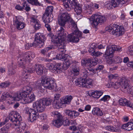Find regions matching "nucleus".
I'll list each match as a JSON object with an SVG mask.
<instances>
[{"label": "nucleus", "mask_w": 133, "mask_h": 133, "mask_svg": "<svg viewBox=\"0 0 133 133\" xmlns=\"http://www.w3.org/2000/svg\"><path fill=\"white\" fill-rule=\"evenodd\" d=\"M15 8L16 9L19 11H23V6H21L19 4L17 5Z\"/></svg>", "instance_id": "obj_56"}, {"label": "nucleus", "mask_w": 133, "mask_h": 133, "mask_svg": "<svg viewBox=\"0 0 133 133\" xmlns=\"http://www.w3.org/2000/svg\"><path fill=\"white\" fill-rule=\"evenodd\" d=\"M127 65L129 67H131L133 68V61H131Z\"/></svg>", "instance_id": "obj_64"}, {"label": "nucleus", "mask_w": 133, "mask_h": 133, "mask_svg": "<svg viewBox=\"0 0 133 133\" xmlns=\"http://www.w3.org/2000/svg\"><path fill=\"white\" fill-rule=\"evenodd\" d=\"M0 86L2 87V88H5L6 87H8L9 84L7 83V82H4L2 83L1 84H0Z\"/></svg>", "instance_id": "obj_58"}, {"label": "nucleus", "mask_w": 133, "mask_h": 133, "mask_svg": "<svg viewBox=\"0 0 133 133\" xmlns=\"http://www.w3.org/2000/svg\"><path fill=\"white\" fill-rule=\"evenodd\" d=\"M31 109L28 107H26L25 108L24 111L25 114L28 115L29 117L30 118V114L31 111Z\"/></svg>", "instance_id": "obj_50"}, {"label": "nucleus", "mask_w": 133, "mask_h": 133, "mask_svg": "<svg viewBox=\"0 0 133 133\" xmlns=\"http://www.w3.org/2000/svg\"><path fill=\"white\" fill-rule=\"evenodd\" d=\"M116 51H121V48L116 45H109L107 47L105 54L108 56H112L113 53Z\"/></svg>", "instance_id": "obj_18"}, {"label": "nucleus", "mask_w": 133, "mask_h": 133, "mask_svg": "<svg viewBox=\"0 0 133 133\" xmlns=\"http://www.w3.org/2000/svg\"><path fill=\"white\" fill-rule=\"evenodd\" d=\"M28 3L33 5L37 6H40L43 7V4L38 2V0H26Z\"/></svg>", "instance_id": "obj_34"}, {"label": "nucleus", "mask_w": 133, "mask_h": 133, "mask_svg": "<svg viewBox=\"0 0 133 133\" xmlns=\"http://www.w3.org/2000/svg\"><path fill=\"white\" fill-rule=\"evenodd\" d=\"M42 20L45 23H49L52 21L53 18L50 15L44 14L42 16Z\"/></svg>", "instance_id": "obj_32"}, {"label": "nucleus", "mask_w": 133, "mask_h": 133, "mask_svg": "<svg viewBox=\"0 0 133 133\" xmlns=\"http://www.w3.org/2000/svg\"><path fill=\"white\" fill-rule=\"evenodd\" d=\"M35 70L34 68L27 67L25 69L23 72L22 77L24 79L28 78V75L29 74L28 73H32L35 72Z\"/></svg>", "instance_id": "obj_22"}, {"label": "nucleus", "mask_w": 133, "mask_h": 133, "mask_svg": "<svg viewBox=\"0 0 133 133\" xmlns=\"http://www.w3.org/2000/svg\"><path fill=\"white\" fill-rule=\"evenodd\" d=\"M62 104H66V96H65L62 97L59 100Z\"/></svg>", "instance_id": "obj_49"}, {"label": "nucleus", "mask_w": 133, "mask_h": 133, "mask_svg": "<svg viewBox=\"0 0 133 133\" xmlns=\"http://www.w3.org/2000/svg\"><path fill=\"white\" fill-rule=\"evenodd\" d=\"M16 94H17L16 93H15L13 95L10 96L8 93L4 92L3 93L0 100L2 101H3L5 100H9L7 102L9 104L12 103L13 102L12 101H19L16 100V98L18 97L16 95Z\"/></svg>", "instance_id": "obj_12"}, {"label": "nucleus", "mask_w": 133, "mask_h": 133, "mask_svg": "<svg viewBox=\"0 0 133 133\" xmlns=\"http://www.w3.org/2000/svg\"><path fill=\"white\" fill-rule=\"evenodd\" d=\"M72 4L75 6L74 10L78 15L81 16L82 6L75 0H67V11H70L72 8Z\"/></svg>", "instance_id": "obj_7"}, {"label": "nucleus", "mask_w": 133, "mask_h": 133, "mask_svg": "<svg viewBox=\"0 0 133 133\" xmlns=\"http://www.w3.org/2000/svg\"><path fill=\"white\" fill-rule=\"evenodd\" d=\"M58 23L60 26H65L66 23V12L63 10L58 19Z\"/></svg>", "instance_id": "obj_19"}, {"label": "nucleus", "mask_w": 133, "mask_h": 133, "mask_svg": "<svg viewBox=\"0 0 133 133\" xmlns=\"http://www.w3.org/2000/svg\"><path fill=\"white\" fill-rule=\"evenodd\" d=\"M103 93V92L101 91H93L89 92L88 94L89 96H92L94 98H98L102 95Z\"/></svg>", "instance_id": "obj_28"}, {"label": "nucleus", "mask_w": 133, "mask_h": 133, "mask_svg": "<svg viewBox=\"0 0 133 133\" xmlns=\"http://www.w3.org/2000/svg\"><path fill=\"white\" fill-rule=\"evenodd\" d=\"M128 51L131 55H133V45L129 46L128 49Z\"/></svg>", "instance_id": "obj_53"}, {"label": "nucleus", "mask_w": 133, "mask_h": 133, "mask_svg": "<svg viewBox=\"0 0 133 133\" xmlns=\"http://www.w3.org/2000/svg\"><path fill=\"white\" fill-rule=\"evenodd\" d=\"M73 98V96L71 95H67V104H70Z\"/></svg>", "instance_id": "obj_51"}, {"label": "nucleus", "mask_w": 133, "mask_h": 133, "mask_svg": "<svg viewBox=\"0 0 133 133\" xmlns=\"http://www.w3.org/2000/svg\"><path fill=\"white\" fill-rule=\"evenodd\" d=\"M37 110H35L34 109H31L30 114V121L32 122H34L38 117V112L36 111Z\"/></svg>", "instance_id": "obj_25"}, {"label": "nucleus", "mask_w": 133, "mask_h": 133, "mask_svg": "<svg viewBox=\"0 0 133 133\" xmlns=\"http://www.w3.org/2000/svg\"><path fill=\"white\" fill-rule=\"evenodd\" d=\"M92 113L94 115H96L98 116H102L103 115V113L101 110L100 109L97 107L94 108L92 111Z\"/></svg>", "instance_id": "obj_35"}, {"label": "nucleus", "mask_w": 133, "mask_h": 133, "mask_svg": "<svg viewBox=\"0 0 133 133\" xmlns=\"http://www.w3.org/2000/svg\"><path fill=\"white\" fill-rule=\"evenodd\" d=\"M40 118L42 120H45L47 118V115L46 114H42L39 115Z\"/></svg>", "instance_id": "obj_55"}, {"label": "nucleus", "mask_w": 133, "mask_h": 133, "mask_svg": "<svg viewBox=\"0 0 133 133\" xmlns=\"http://www.w3.org/2000/svg\"><path fill=\"white\" fill-rule=\"evenodd\" d=\"M130 80L127 78L123 77L121 78L119 82H112V84L116 89L118 88L121 84V90L125 93L130 94L132 91V89L129 83Z\"/></svg>", "instance_id": "obj_3"}, {"label": "nucleus", "mask_w": 133, "mask_h": 133, "mask_svg": "<svg viewBox=\"0 0 133 133\" xmlns=\"http://www.w3.org/2000/svg\"><path fill=\"white\" fill-rule=\"evenodd\" d=\"M49 23H45V26L47 29V30L49 31H50L51 30L50 25L48 24Z\"/></svg>", "instance_id": "obj_59"}, {"label": "nucleus", "mask_w": 133, "mask_h": 133, "mask_svg": "<svg viewBox=\"0 0 133 133\" xmlns=\"http://www.w3.org/2000/svg\"><path fill=\"white\" fill-rule=\"evenodd\" d=\"M52 47L51 46L46 47L42 50L41 51V52L43 55L46 54L48 51L52 49Z\"/></svg>", "instance_id": "obj_44"}, {"label": "nucleus", "mask_w": 133, "mask_h": 133, "mask_svg": "<svg viewBox=\"0 0 133 133\" xmlns=\"http://www.w3.org/2000/svg\"><path fill=\"white\" fill-rule=\"evenodd\" d=\"M46 39V37L44 35L38 32L36 34L35 36L34 42L38 48H41L44 46V42Z\"/></svg>", "instance_id": "obj_10"}, {"label": "nucleus", "mask_w": 133, "mask_h": 133, "mask_svg": "<svg viewBox=\"0 0 133 133\" xmlns=\"http://www.w3.org/2000/svg\"><path fill=\"white\" fill-rule=\"evenodd\" d=\"M63 105L59 100H54L53 103V106L54 108L59 109L62 107Z\"/></svg>", "instance_id": "obj_39"}, {"label": "nucleus", "mask_w": 133, "mask_h": 133, "mask_svg": "<svg viewBox=\"0 0 133 133\" xmlns=\"http://www.w3.org/2000/svg\"><path fill=\"white\" fill-rule=\"evenodd\" d=\"M120 105L122 106H126L130 108H133V103L130 101L128 100L126 98H121L119 101Z\"/></svg>", "instance_id": "obj_21"}, {"label": "nucleus", "mask_w": 133, "mask_h": 133, "mask_svg": "<svg viewBox=\"0 0 133 133\" xmlns=\"http://www.w3.org/2000/svg\"><path fill=\"white\" fill-rule=\"evenodd\" d=\"M61 96L60 94H56L55 95L54 100H59V99Z\"/></svg>", "instance_id": "obj_60"}, {"label": "nucleus", "mask_w": 133, "mask_h": 133, "mask_svg": "<svg viewBox=\"0 0 133 133\" xmlns=\"http://www.w3.org/2000/svg\"><path fill=\"white\" fill-rule=\"evenodd\" d=\"M72 70L71 71L73 75L75 76H77L79 74V68L74 65H73L72 67Z\"/></svg>", "instance_id": "obj_37"}, {"label": "nucleus", "mask_w": 133, "mask_h": 133, "mask_svg": "<svg viewBox=\"0 0 133 133\" xmlns=\"http://www.w3.org/2000/svg\"><path fill=\"white\" fill-rule=\"evenodd\" d=\"M23 58L21 56L19 57L17 59L19 66L22 68L25 67V65L26 62L24 59H23Z\"/></svg>", "instance_id": "obj_33"}, {"label": "nucleus", "mask_w": 133, "mask_h": 133, "mask_svg": "<svg viewBox=\"0 0 133 133\" xmlns=\"http://www.w3.org/2000/svg\"><path fill=\"white\" fill-rule=\"evenodd\" d=\"M122 60V59L118 56H115L113 59L114 63L116 64L121 63Z\"/></svg>", "instance_id": "obj_46"}, {"label": "nucleus", "mask_w": 133, "mask_h": 133, "mask_svg": "<svg viewBox=\"0 0 133 133\" xmlns=\"http://www.w3.org/2000/svg\"><path fill=\"white\" fill-rule=\"evenodd\" d=\"M26 95V96L24 97L22 100L23 104L29 103L35 100V97L33 92L30 93Z\"/></svg>", "instance_id": "obj_20"}, {"label": "nucleus", "mask_w": 133, "mask_h": 133, "mask_svg": "<svg viewBox=\"0 0 133 133\" xmlns=\"http://www.w3.org/2000/svg\"><path fill=\"white\" fill-rule=\"evenodd\" d=\"M54 7L52 6H48L45 10V12L44 14L50 15H51L53 11Z\"/></svg>", "instance_id": "obj_42"}, {"label": "nucleus", "mask_w": 133, "mask_h": 133, "mask_svg": "<svg viewBox=\"0 0 133 133\" xmlns=\"http://www.w3.org/2000/svg\"><path fill=\"white\" fill-rule=\"evenodd\" d=\"M53 99L50 98H43L34 102L33 104V107L36 109L37 111L42 112L44 110L45 106L50 105Z\"/></svg>", "instance_id": "obj_4"}, {"label": "nucleus", "mask_w": 133, "mask_h": 133, "mask_svg": "<svg viewBox=\"0 0 133 133\" xmlns=\"http://www.w3.org/2000/svg\"><path fill=\"white\" fill-rule=\"evenodd\" d=\"M83 78H78L75 81L76 84L79 87H82L87 88H90L89 85L92 83V80L91 79H83Z\"/></svg>", "instance_id": "obj_11"}, {"label": "nucleus", "mask_w": 133, "mask_h": 133, "mask_svg": "<svg viewBox=\"0 0 133 133\" xmlns=\"http://www.w3.org/2000/svg\"><path fill=\"white\" fill-rule=\"evenodd\" d=\"M23 2L22 3L23 10H25L27 12H28L31 10L29 3H27L26 0H23Z\"/></svg>", "instance_id": "obj_38"}, {"label": "nucleus", "mask_w": 133, "mask_h": 133, "mask_svg": "<svg viewBox=\"0 0 133 133\" xmlns=\"http://www.w3.org/2000/svg\"><path fill=\"white\" fill-rule=\"evenodd\" d=\"M92 50L91 51H92L91 52V51H89V52L92 56L98 57L102 54V53L99 52H96L94 48H92Z\"/></svg>", "instance_id": "obj_43"}, {"label": "nucleus", "mask_w": 133, "mask_h": 133, "mask_svg": "<svg viewBox=\"0 0 133 133\" xmlns=\"http://www.w3.org/2000/svg\"><path fill=\"white\" fill-rule=\"evenodd\" d=\"M17 118L19 121L21 120V116L17 112L12 111L10 112L9 115V117L6 118L3 121L6 124L9 121V119L12 122H15Z\"/></svg>", "instance_id": "obj_16"}, {"label": "nucleus", "mask_w": 133, "mask_h": 133, "mask_svg": "<svg viewBox=\"0 0 133 133\" xmlns=\"http://www.w3.org/2000/svg\"><path fill=\"white\" fill-rule=\"evenodd\" d=\"M105 129L107 130L111 131L117 132V131L115 127L111 126H107L105 127Z\"/></svg>", "instance_id": "obj_47"}, {"label": "nucleus", "mask_w": 133, "mask_h": 133, "mask_svg": "<svg viewBox=\"0 0 133 133\" xmlns=\"http://www.w3.org/2000/svg\"><path fill=\"white\" fill-rule=\"evenodd\" d=\"M127 124V130L130 131L133 129V123L132 122H129Z\"/></svg>", "instance_id": "obj_48"}, {"label": "nucleus", "mask_w": 133, "mask_h": 133, "mask_svg": "<svg viewBox=\"0 0 133 133\" xmlns=\"http://www.w3.org/2000/svg\"><path fill=\"white\" fill-rule=\"evenodd\" d=\"M21 120L19 121L18 118H17L16 120H15V123H14V124L16 126L17 125L18 128H21L23 130L25 129V124L23 122H21V121L22 120V117L21 116Z\"/></svg>", "instance_id": "obj_31"}, {"label": "nucleus", "mask_w": 133, "mask_h": 133, "mask_svg": "<svg viewBox=\"0 0 133 133\" xmlns=\"http://www.w3.org/2000/svg\"><path fill=\"white\" fill-rule=\"evenodd\" d=\"M104 68V66L102 65H99L96 68V70L97 71H100L101 70H103Z\"/></svg>", "instance_id": "obj_61"}, {"label": "nucleus", "mask_w": 133, "mask_h": 133, "mask_svg": "<svg viewBox=\"0 0 133 133\" xmlns=\"http://www.w3.org/2000/svg\"><path fill=\"white\" fill-rule=\"evenodd\" d=\"M33 55L31 52L28 51L23 54L21 56L26 62H29L31 60V58L34 57V56Z\"/></svg>", "instance_id": "obj_23"}, {"label": "nucleus", "mask_w": 133, "mask_h": 133, "mask_svg": "<svg viewBox=\"0 0 133 133\" xmlns=\"http://www.w3.org/2000/svg\"><path fill=\"white\" fill-rule=\"evenodd\" d=\"M59 29L57 32V35L56 37L53 41L54 43L57 44L58 50L61 51H63L64 50V47L62 44H63V42L66 39V28L65 26H60Z\"/></svg>", "instance_id": "obj_2"}, {"label": "nucleus", "mask_w": 133, "mask_h": 133, "mask_svg": "<svg viewBox=\"0 0 133 133\" xmlns=\"http://www.w3.org/2000/svg\"><path fill=\"white\" fill-rule=\"evenodd\" d=\"M16 66L13 63L9 65L8 68L7 73L8 75L11 76L14 75L16 72Z\"/></svg>", "instance_id": "obj_26"}, {"label": "nucleus", "mask_w": 133, "mask_h": 133, "mask_svg": "<svg viewBox=\"0 0 133 133\" xmlns=\"http://www.w3.org/2000/svg\"><path fill=\"white\" fill-rule=\"evenodd\" d=\"M81 76L82 77L80 78H83V79H85L87 78L89 75L88 72L87 70L85 69H83L81 70Z\"/></svg>", "instance_id": "obj_41"}, {"label": "nucleus", "mask_w": 133, "mask_h": 133, "mask_svg": "<svg viewBox=\"0 0 133 133\" xmlns=\"http://www.w3.org/2000/svg\"><path fill=\"white\" fill-rule=\"evenodd\" d=\"M52 116L54 117L55 119L53 121V124L57 127H60L62 124L64 126H66V119L65 120L61 114L58 112L56 111H53L51 113Z\"/></svg>", "instance_id": "obj_5"}, {"label": "nucleus", "mask_w": 133, "mask_h": 133, "mask_svg": "<svg viewBox=\"0 0 133 133\" xmlns=\"http://www.w3.org/2000/svg\"><path fill=\"white\" fill-rule=\"evenodd\" d=\"M88 69L90 71L94 73H96V71H97V70H96V68L93 69L92 68H88Z\"/></svg>", "instance_id": "obj_63"}, {"label": "nucleus", "mask_w": 133, "mask_h": 133, "mask_svg": "<svg viewBox=\"0 0 133 133\" xmlns=\"http://www.w3.org/2000/svg\"><path fill=\"white\" fill-rule=\"evenodd\" d=\"M42 86L46 89L56 91L57 89L56 84L54 81L47 77H43L42 78L41 82Z\"/></svg>", "instance_id": "obj_6"}, {"label": "nucleus", "mask_w": 133, "mask_h": 133, "mask_svg": "<svg viewBox=\"0 0 133 133\" xmlns=\"http://www.w3.org/2000/svg\"><path fill=\"white\" fill-rule=\"evenodd\" d=\"M109 78L110 79H116L117 77H118V75L117 74H111L109 76H108Z\"/></svg>", "instance_id": "obj_57"}, {"label": "nucleus", "mask_w": 133, "mask_h": 133, "mask_svg": "<svg viewBox=\"0 0 133 133\" xmlns=\"http://www.w3.org/2000/svg\"><path fill=\"white\" fill-rule=\"evenodd\" d=\"M24 21V19L22 17L15 16L13 19V24L17 29L20 30L24 28L26 26V24Z\"/></svg>", "instance_id": "obj_9"}, {"label": "nucleus", "mask_w": 133, "mask_h": 133, "mask_svg": "<svg viewBox=\"0 0 133 133\" xmlns=\"http://www.w3.org/2000/svg\"><path fill=\"white\" fill-rule=\"evenodd\" d=\"M32 46H38L37 45H36V43H35V42L32 43H28L25 44V48L27 50H28L30 47Z\"/></svg>", "instance_id": "obj_45"}, {"label": "nucleus", "mask_w": 133, "mask_h": 133, "mask_svg": "<svg viewBox=\"0 0 133 133\" xmlns=\"http://www.w3.org/2000/svg\"><path fill=\"white\" fill-rule=\"evenodd\" d=\"M67 25L69 24V28L71 27V30L73 32L68 36V41L73 43L78 42L81 38H82V33L78 29L76 24L73 20L71 15L67 13Z\"/></svg>", "instance_id": "obj_1"}, {"label": "nucleus", "mask_w": 133, "mask_h": 133, "mask_svg": "<svg viewBox=\"0 0 133 133\" xmlns=\"http://www.w3.org/2000/svg\"><path fill=\"white\" fill-rule=\"evenodd\" d=\"M31 21L34 23V28L36 30H37L41 28V25L40 22L38 19L34 17L31 18Z\"/></svg>", "instance_id": "obj_27"}, {"label": "nucleus", "mask_w": 133, "mask_h": 133, "mask_svg": "<svg viewBox=\"0 0 133 133\" xmlns=\"http://www.w3.org/2000/svg\"><path fill=\"white\" fill-rule=\"evenodd\" d=\"M11 125V124L8 123L5 126L0 129V132L1 133H8Z\"/></svg>", "instance_id": "obj_36"}, {"label": "nucleus", "mask_w": 133, "mask_h": 133, "mask_svg": "<svg viewBox=\"0 0 133 133\" xmlns=\"http://www.w3.org/2000/svg\"><path fill=\"white\" fill-rule=\"evenodd\" d=\"M92 59L90 58L84 59L81 61V63L87 68H91Z\"/></svg>", "instance_id": "obj_30"}, {"label": "nucleus", "mask_w": 133, "mask_h": 133, "mask_svg": "<svg viewBox=\"0 0 133 133\" xmlns=\"http://www.w3.org/2000/svg\"><path fill=\"white\" fill-rule=\"evenodd\" d=\"M110 98V96L108 95H105L100 100L105 102L106 101L109 100Z\"/></svg>", "instance_id": "obj_52"}, {"label": "nucleus", "mask_w": 133, "mask_h": 133, "mask_svg": "<svg viewBox=\"0 0 133 133\" xmlns=\"http://www.w3.org/2000/svg\"><path fill=\"white\" fill-rule=\"evenodd\" d=\"M72 62L71 61V58L70 57L69 59L67 61V68L70 65L72 64Z\"/></svg>", "instance_id": "obj_62"}, {"label": "nucleus", "mask_w": 133, "mask_h": 133, "mask_svg": "<svg viewBox=\"0 0 133 133\" xmlns=\"http://www.w3.org/2000/svg\"><path fill=\"white\" fill-rule=\"evenodd\" d=\"M92 24L95 26H97L99 24L105 22L106 20L105 17L98 15H95L92 16Z\"/></svg>", "instance_id": "obj_17"}, {"label": "nucleus", "mask_w": 133, "mask_h": 133, "mask_svg": "<svg viewBox=\"0 0 133 133\" xmlns=\"http://www.w3.org/2000/svg\"><path fill=\"white\" fill-rule=\"evenodd\" d=\"M118 27L119 28V26L116 24H111L109 25L108 30L111 34L115 35L117 30Z\"/></svg>", "instance_id": "obj_24"}, {"label": "nucleus", "mask_w": 133, "mask_h": 133, "mask_svg": "<svg viewBox=\"0 0 133 133\" xmlns=\"http://www.w3.org/2000/svg\"><path fill=\"white\" fill-rule=\"evenodd\" d=\"M125 3L123 0H110L105 5V7L109 9L116 7L120 4L123 5Z\"/></svg>", "instance_id": "obj_15"}, {"label": "nucleus", "mask_w": 133, "mask_h": 133, "mask_svg": "<svg viewBox=\"0 0 133 133\" xmlns=\"http://www.w3.org/2000/svg\"><path fill=\"white\" fill-rule=\"evenodd\" d=\"M119 28L118 27L117 30L115 35L117 36H119L123 35L124 32V30L122 26H119Z\"/></svg>", "instance_id": "obj_40"}, {"label": "nucleus", "mask_w": 133, "mask_h": 133, "mask_svg": "<svg viewBox=\"0 0 133 133\" xmlns=\"http://www.w3.org/2000/svg\"><path fill=\"white\" fill-rule=\"evenodd\" d=\"M46 66L50 71L55 73H60L63 70L64 71L65 70L63 69L61 64L58 63H56L55 65L52 63L47 64Z\"/></svg>", "instance_id": "obj_8"}, {"label": "nucleus", "mask_w": 133, "mask_h": 133, "mask_svg": "<svg viewBox=\"0 0 133 133\" xmlns=\"http://www.w3.org/2000/svg\"><path fill=\"white\" fill-rule=\"evenodd\" d=\"M32 88L28 86L24 87L23 90L17 93V94L16 95L18 97L16 99V100H19L23 98L25 96H26V95L28 93L31 92Z\"/></svg>", "instance_id": "obj_13"}, {"label": "nucleus", "mask_w": 133, "mask_h": 133, "mask_svg": "<svg viewBox=\"0 0 133 133\" xmlns=\"http://www.w3.org/2000/svg\"><path fill=\"white\" fill-rule=\"evenodd\" d=\"M63 46L64 47V49L63 51H59L58 48V50L59 51L61 52H62V54H57L56 55V58L58 60H60L63 61V69L64 70H66V54H64L66 51L65 49V45L62 44ZM57 46L58 47L59 46L57 45Z\"/></svg>", "instance_id": "obj_14"}, {"label": "nucleus", "mask_w": 133, "mask_h": 133, "mask_svg": "<svg viewBox=\"0 0 133 133\" xmlns=\"http://www.w3.org/2000/svg\"><path fill=\"white\" fill-rule=\"evenodd\" d=\"M74 111H72L67 110V114H68V116L70 117L74 116Z\"/></svg>", "instance_id": "obj_54"}, {"label": "nucleus", "mask_w": 133, "mask_h": 133, "mask_svg": "<svg viewBox=\"0 0 133 133\" xmlns=\"http://www.w3.org/2000/svg\"><path fill=\"white\" fill-rule=\"evenodd\" d=\"M36 73L38 75H41L43 74L44 67L41 65L35 64L34 66Z\"/></svg>", "instance_id": "obj_29"}]
</instances>
